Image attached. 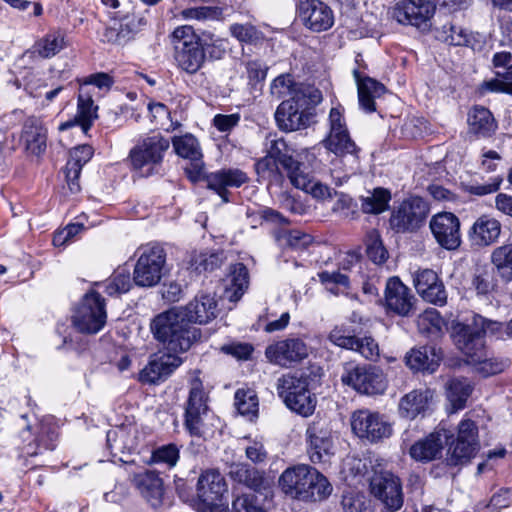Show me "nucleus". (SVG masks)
I'll list each match as a JSON object with an SVG mask.
<instances>
[{
	"mask_svg": "<svg viewBox=\"0 0 512 512\" xmlns=\"http://www.w3.org/2000/svg\"><path fill=\"white\" fill-rule=\"evenodd\" d=\"M502 328L501 322L488 320L480 315H474L471 324H459L455 327V345L466 356L467 363L473 365L484 377L501 373L510 365L508 359L488 358L485 351L484 336L497 333Z\"/></svg>",
	"mask_w": 512,
	"mask_h": 512,
	"instance_id": "f257e3e1",
	"label": "nucleus"
},
{
	"mask_svg": "<svg viewBox=\"0 0 512 512\" xmlns=\"http://www.w3.org/2000/svg\"><path fill=\"white\" fill-rule=\"evenodd\" d=\"M150 330L163 350L177 356L187 352L201 338V330L177 308L156 315L150 323Z\"/></svg>",
	"mask_w": 512,
	"mask_h": 512,
	"instance_id": "f03ea898",
	"label": "nucleus"
},
{
	"mask_svg": "<svg viewBox=\"0 0 512 512\" xmlns=\"http://www.w3.org/2000/svg\"><path fill=\"white\" fill-rule=\"evenodd\" d=\"M282 492L304 502L322 501L332 493V485L317 469L299 464L285 469L278 480Z\"/></svg>",
	"mask_w": 512,
	"mask_h": 512,
	"instance_id": "7ed1b4c3",
	"label": "nucleus"
},
{
	"mask_svg": "<svg viewBox=\"0 0 512 512\" xmlns=\"http://www.w3.org/2000/svg\"><path fill=\"white\" fill-rule=\"evenodd\" d=\"M169 147L170 141L159 133L143 138L129 152L131 170L143 178L158 174Z\"/></svg>",
	"mask_w": 512,
	"mask_h": 512,
	"instance_id": "20e7f679",
	"label": "nucleus"
},
{
	"mask_svg": "<svg viewBox=\"0 0 512 512\" xmlns=\"http://www.w3.org/2000/svg\"><path fill=\"white\" fill-rule=\"evenodd\" d=\"M171 39L177 67L190 75L197 73L206 60L201 34L192 26L183 25L174 29Z\"/></svg>",
	"mask_w": 512,
	"mask_h": 512,
	"instance_id": "39448f33",
	"label": "nucleus"
},
{
	"mask_svg": "<svg viewBox=\"0 0 512 512\" xmlns=\"http://www.w3.org/2000/svg\"><path fill=\"white\" fill-rule=\"evenodd\" d=\"M446 444V465L456 467L470 462L480 449L477 423L466 414L457 426L455 438L453 436Z\"/></svg>",
	"mask_w": 512,
	"mask_h": 512,
	"instance_id": "423d86ee",
	"label": "nucleus"
},
{
	"mask_svg": "<svg viewBox=\"0 0 512 512\" xmlns=\"http://www.w3.org/2000/svg\"><path fill=\"white\" fill-rule=\"evenodd\" d=\"M106 320L105 299L96 291L84 295L72 316L74 328L83 334L98 333L105 326Z\"/></svg>",
	"mask_w": 512,
	"mask_h": 512,
	"instance_id": "0eeeda50",
	"label": "nucleus"
},
{
	"mask_svg": "<svg viewBox=\"0 0 512 512\" xmlns=\"http://www.w3.org/2000/svg\"><path fill=\"white\" fill-rule=\"evenodd\" d=\"M429 207L423 198L411 196L394 206L389 218V227L395 233H413L425 222Z\"/></svg>",
	"mask_w": 512,
	"mask_h": 512,
	"instance_id": "6e6552de",
	"label": "nucleus"
},
{
	"mask_svg": "<svg viewBox=\"0 0 512 512\" xmlns=\"http://www.w3.org/2000/svg\"><path fill=\"white\" fill-rule=\"evenodd\" d=\"M329 123V134L321 141V144L337 157H349L352 163L358 164L360 148L351 138L344 118L338 108L330 110Z\"/></svg>",
	"mask_w": 512,
	"mask_h": 512,
	"instance_id": "1a4fd4ad",
	"label": "nucleus"
},
{
	"mask_svg": "<svg viewBox=\"0 0 512 512\" xmlns=\"http://www.w3.org/2000/svg\"><path fill=\"white\" fill-rule=\"evenodd\" d=\"M341 381L344 385L366 395L382 394L387 386L383 372L373 365L346 363Z\"/></svg>",
	"mask_w": 512,
	"mask_h": 512,
	"instance_id": "9d476101",
	"label": "nucleus"
},
{
	"mask_svg": "<svg viewBox=\"0 0 512 512\" xmlns=\"http://www.w3.org/2000/svg\"><path fill=\"white\" fill-rule=\"evenodd\" d=\"M19 420L23 440L27 441L31 436L34 437L33 441L29 442L25 447L26 455L33 457L42 454L44 451H52L55 449L58 439L55 428L47 424L37 423V419L33 413L22 414Z\"/></svg>",
	"mask_w": 512,
	"mask_h": 512,
	"instance_id": "9b49d317",
	"label": "nucleus"
},
{
	"mask_svg": "<svg viewBox=\"0 0 512 512\" xmlns=\"http://www.w3.org/2000/svg\"><path fill=\"white\" fill-rule=\"evenodd\" d=\"M305 98L294 94L282 101L275 111L277 127L284 132L306 129L314 122L315 114L305 107Z\"/></svg>",
	"mask_w": 512,
	"mask_h": 512,
	"instance_id": "f8f14e48",
	"label": "nucleus"
},
{
	"mask_svg": "<svg viewBox=\"0 0 512 512\" xmlns=\"http://www.w3.org/2000/svg\"><path fill=\"white\" fill-rule=\"evenodd\" d=\"M112 20V24L106 26L101 34V41L104 43L125 45L147 25L144 16L134 13L115 12Z\"/></svg>",
	"mask_w": 512,
	"mask_h": 512,
	"instance_id": "ddd939ff",
	"label": "nucleus"
},
{
	"mask_svg": "<svg viewBox=\"0 0 512 512\" xmlns=\"http://www.w3.org/2000/svg\"><path fill=\"white\" fill-rule=\"evenodd\" d=\"M208 396L203 389L200 379L191 382L188 399L185 403L184 426L188 433L194 437L203 435V416L208 412Z\"/></svg>",
	"mask_w": 512,
	"mask_h": 512,
	"instance_id": "4468645a",
	"label": "nucleus"
},
{
	"mask_svg": "<svg viewBox=\"0 0 512 512\" xmlns=\"http://www.w3.org/2000/svg\"><path fill=\"white\" fill-rule=\"evenodd\" d=\"M435 10L433 0H402L393 8L392 16L400 24L427 30Z\"/></svg>",
	"mask_w": 512,
	"mask_h": 512,
	"instance_id": "2eb2a0df",
	"label": "nucleus"
},
{
	"mask_svg": "<svg viewBox=\"0 0 512 512\" xmlns=\"http://www.w3.org/2000/svg\"><path fill=\"white\" fill-rule=\"evenodd\" d=\"M266 151L281 166L294 187H305L306 178L300 173L302 170H307V167L294 158L293 149L283 138L269 140Z\"/></svg>",
	"mask_w": 512,
	"mask_h": 512,
	"instance_id": "dca6fc26",
	"label": "nucleus"
},
{
	"mask_svg": "<svg viewBox=\"0 0 512 512\" xmlns=\"http://www.w3.org/2000/svg\"><path fill=\"white\" fill-rule=\"evenodd\" d=\"M308 452L313 463L328 461L333 455L334 440L329 423L325 419L314 420L306 430Z\"/></svg>",
	"mask_w": 512,
	"mask_h": 512,
	"instance_id": "f3484780",
	"label": "nucleus"
},
{
	"mask_svg": "<svg viewBox=\"0 0 512 512\" xmlns=\"http://www.w3.org/2000/svg\"><path fill=\"white\" fill-rule=\"evenodd\" d=\"M351 428L360 438L372 442L387 438L392 434V426L383 416L369 410H358L352 414Z\"/></svg>",
	"mask_w": 512,
	"mask_h": 512,
	"instance_id": "a211bd4d",
	"label": "nucleus"
},
{
	"mask_svg": "<svg viewBox=\"0 0 512 512\" xmlns=\"http://www.w3.org/2000/svg\"><path fill=\"white\" fill-rule=\"evenodd\" d=\"M385 307L401 317H409L416 310L417 299L411 289L398 277H390L384 292Z\"/></svg>",
	"mask_w": 512,
	"mask_h": 512,
	"instance_id": "6ab92c4d",
	"label": "nucleus"
},
{
	"mask_svg": "<svg viewBox=\"0 0 512 512\" xmlns=\"http://www.w3.org/2000/svg\"><path fill=\"white\" fill-rule=\"evenodd\" d=\"M460 226L459 218L451 212L438 213L429 223L436 242L448 251L457 250L462 243Z\"/></svg>",
	"mask_w": 512,
	"mask_h": 512,
	"instance_id": "aec40b11",
	"label": "nucleus"
},
{
	"mask_svg": "<svg viewBox=\"0 0 512 512\" xmlns=\"http://www.w3.org/2000/svg\"><path fill=\"white\" fill-rule=\"evenodd\" d=\"M453 437V433L439 424L427 436L419 439L409 449L412 459L427 463L442 456L444 445Z\"/></svg>",
	"mask_w": 512,
	"mask_h": 512,
	"instance_id": "412c9836",
	"label": "nucleus"
},
{
	"mask_svg": "<svg viewBox=\"0 0 512 512\" xmlns=\"http://www.w3.org/2000/svg\"><path fill=\"white\" fill-rule=\"evenodd\" d=\"M298 16L304 26L313 32L327 31L334 24L332 9L320 0H300Z\"/></svg>",
	"mask_w": 512,
	"mask_h": 512,
	"instance_id": "4be33fe9",
	"label": "nucleus"
},
{
	"mask_svg": "<svg viewBox=\"0 0 512 512\" xmlns=\"http://www.w3.org/2000/svg\"><path fill=\"white\" fill-rule=\"evenodd\" d=\"M371 493L379 499L386 508L398 510L403 504V494L400 479L389 472L375 474L370 482Z\"/></svg>",
	"mask_w": 512,
	"mask_h": 512,
	"instance_id": "5701e85b",
	"label": "nucleus"
},
{
	"mask_svg": "<svg viewBox=\"0 0 512 512\" xmlns=\"http://www.w3.org/2000/svg\"><path fill=\"white\" fill-rule=\"evenodd\" d=\"M265 356L273 364L289 367L308 356V347L299 338H288L269 345Z\"/></svg>",
	"mask_w": 512,
	"mask_h": 512,
	"instance_id": "b1692460",
	"label": "nucleus"
},
{
	"mask_svg": "<svg viewBox=\"0 0 512 512\" xmlns=\"http://www.w3.org/2000/svg\"><path fill=\"white\" fill-rule=\"evenodd\" d=\"M206 187L219 195L224 203L229 202L228 188H239L249 182L247 173L239 168H223L204 177Z\"/></svg>",
	"mask_w": 512,
	"mask_h": 512,
	"instance_id": "393cba45",
	"label": "nucleus"
},
{
	"mask_svg": "<svg viewBox=\"0 0 512 512\" xmlns=\"http://www.w3.org/2000/svg\"><path fill=\"white\" fill-rule=\"evenodd\" d=\"M501 233L500 222L489 216L478 217L467 232V240L473 251H479L496 242Z\"/></svg>",
	"mask_w": 512,
	"mask_h": 512,
	"instance_id": "a878e982",
	"label": "nucleus"
},
{
	"mask_svg": "<svg viewBox=\"0 0 512 512\" xmlns=\"http://www.w3.org/2000/svg\"><path fill=\"white\" fill-rule=\"evenodd\" d=\"M190 323L206 324L217 316L215 297L211 294H197L185 307L177 308Z\"/></svg>",
	"mask_w": 512,
	"mask_h": 512,
	"instance_id": "bb28decb",
	"label": "nucleus"
},
{
	"mask_svg": "<svg viewBox=\"0 0 512 512\" xmlns=\"http://www.w3.org/2000/svg\"><path fill=\"white\" fill-rule=\"evenodd\" d=\"M183 360L180 356L166 352L161 355H153L140 373L143 382L156 383L170 376Z\"/></svg>",
	"mask_w": 512,
	"mask_h": 512,
	"instance_id": "cd10ccee",
	"label": "nucleus"
},
{
	"mask_svg": "<svg viewBox=\"0 0 512 512\" xmlns=\"http://www.w3.org/2000/svg\"><path fill=\"white\" fill-rule=\"evenodd\" d=\"M433 397L434 391L429 388L410 391L399 401V415L408 420H413L419 415L424 416L430 408Z\"/></svg>",
	"mask_w": 512,
	"mask_h": 512,
	"instance_id": "c85d7f7f",
	"label": "nucleus"
},
{
	"mask_svg": "<svg viewBox=\"0 0 512 512\" xmlns=\"http://www.w3.org/2000/svg\"><path fill=\"white\" fill-rule=\"evenodd\" d=\"M227 491L223 476L217 470H206L197 482V496L207 505H217Z\"/></svg>",
	"mask_w": 512,
	"mask_h": 512,
	"instance_id": "c756f323",
	"label": "nucleus"
},
{
	"mask_svg": "<svg viewBox=\"0 0 512 512\" xmlns=\"http://www.w3.org/2000/svg\"><path fill=\"white\" fill-rule=\"evenodd\" d=\"M270 92L277 99L286 96L291 98L294 97V94H298L300 97H309L314 103L321 100V93L318 89L304 87L302 84L295 82L291 74H281L276 77L271 83Z\"/></svg>",
	"mask_w": 512,
	"mask_h": 512,
	"instance_id": "7c9ffc66",
	"label": "nucleus"
},
{
	"mask_svg": "<svg viewBox=\"0 0 512 512\" xmlns=\"http://www.w3.org/2000/svg\"><path fill=\"white\" fill-rule=\"evenodd\" d=\"M47 133V128L39 118H27L21 133L26 150L36 156L43 154L47 148Z\"/></svg>",
	"mask_w": 512,
	"mask_h": 512,
	"instance_id": "2f4dec72",
	"label": "nucleus"
},
{
	"mask_svg": "<svg viewBox=\"0 0 512 512\" xmlns=\"http://www.w3.org/2000/svg\"><path fill=\"white\" fill-rule=\"evenodd\" d=\"M92 156L93 149L89 145L78 146L70 153V157L64 168V173L71 193H78L81 190L79 177L83 166Z\"/></svg>",
	"mask_w": 512,
	"mask_h": 512,
	"instance_id": "473e14b6",
	"label": "nucleus"
},
{
	"mask_svg": "<svg viewBox=\"0 0 512 512\" xmlns=\"http://www.w3.org/2000/svg\"><path fill=\"white\" fill-rule=\"evenodd\" d=\"M134 483L142 497L153 507L162 504L164 488L163 480L155 471L147 470L134 477Z\"/></svg>",
	"mask_w": 512,
	"mask_h": 512,
	"instance_id": "72a5a7b5",
	"label": "nucleus"
},
{
	"mask_svg": "<svg viewBox=\"0 0 512 512\" xmlns=\"http://www.w3.org/2000/svg\"><path fill=\"white\" fill-rule=\"evenodd\" d=\"M353 76L357 83L360 107L367 113L375 112V98L380 97L385 92V86L373 78L362 76L356 69L353 71Z\"/></svg>",
	"mask_w": 512,
	"mask_h": 512,
	"instance_id": "f704fd0d",
	"label": "nucleus"
},
{
	"mask_svg": "<svg viewBox=\"0 0 512 512\" xmlns=\"http://www.w3.org/2000/svg\"><path fill=\"white\" fill-rule=\"evenodd\" d=\"M165 258H138L134 268V282L138 286L151 287L159 283Z\"/></svg>",
	"mask_w": 512,
	"mask_h": 512,
	"instance_id": "c9c22d12",
	"label": "nucleus"
},
{
	"mask_svg": "<svg viewBox=\"0 0 512 512\" xmlns=\"http://www.w3.org/2000/svg\"><path fill=\"white\" fill-rule=\"evenodd\" d=\"M405 360L407 366L414 371L433 373L439 366L441 357L434 347L421 346L408 352Z\"/></svg>",
	"mask_w": 512,
	"mask_h": 512,
	"instance_id": "e433bc0d",
	"label": "nucleus"
},
{
	"mask_svg": "<svg viewBox=\"0 0 512 512\" xmlns=\"http://www.w3.org/2000/svg\"><path fill=\"white\" fill-rule=\"evenodd\" d=\"M226 282V297L232 302H237L243 296L249 285L247 268L242 263L231 265Z\"/></svg>",
	"mask_w": 512,
	"mask_h": 512,
	"instance_id": "4c0bfd02",
	"label": "nucleus"
},
{
	"mask_svg": "<svg viewBox=\"0 0 512 512\" xmlns=\"http://www.w3.org/2000/svg\"><path fill=\"white\" fill-rule=\"evenodd\" d=\"M469 131L477 136L488 137L497 128L492 113L483 106H474L468 114Z\"/></svg>",
	"mask_w": 512,
	"mask_h": 512,
	"instance_id": "58836bf2",
	"label": "nucleus"
},
{
	"mask_svg": "<svg viewBox=\"0 0 512 512\" xmlns=\"http://www.w3.org/2000/svg\"><path fill=\"white\" fill-rule=\"evenodd\" d=\"M229 476L234 481L257 491L263 488V474L256 468L245 463H234L230 466Z\"/></svg>",
	"mask_w": 512,
	"mask_h": 512,
	"instance_id": "ea45409f",
	"label": "nucleus"
},
{
	"mask_svg": "<svg viewBox=\"0 0 512 512\" xmlns=\"http://www.w3.org/2000/svg\"><path fill=\"white\" fill-rule=\"evenodd\" d=\"M309 378L303 373H287L280 377L277 381V392L279 397L284 401L288 400L289 397L295 396V394L301 391L308 390Z\"/></svg>",
	"mask_w": 512,
	"mask_h": 512,
	"instance_id": "a19ab883",
	"label": "nucleus"
},
{
	"mask_svg": "<svg viewBox=\"0 0 512 512\" xmlns=\"http://www.w3.org/2000/svg\"><path fill=\"white\" fill-rule=\"evenodd\" d=\"M97 110L98 107L94 105L91 92L80 87L76 115L80 119V127L84 133L90 130L94 120L97 119Z\"/></svg>",
	"mask_w": 512,
	"mask_h": 512,
	"instance_id": "79ce46f5",
	"label": "nucleus"
},
{
	"mask_svg": "<svg viewBox=\"0 0 512 512\" xmlns=\"http://www.w3.org/2000/svg\"><path fill=\"white\" fill-rule=\"evenodd\" d=\"M472 392V386L466 378H453L447 382V398L453 411L463 409Z\"/></svg>",
	"mask_w": 512,
	"mask_h": 512,
	"instance_id": "37998d69",
	"label": "nucleus"
},
{
	"mask_svg": "<svg viewBox=\"0 0 512 512\" xmlns=\"http://www.w3.org/2000/svg\"><path fill=\"white\" fill-rule=\"evenodd\" d=\"M276 240L281 246L289 247L294 252H302L319 245L310 234L299 230L281 232L276 235Z\"/></svg>",
	"mask_w": 512,
	"mask_h": 512,
	"instance_id": "c03bdc74",
	"label": "nucleus"
},
{
	"mask_svg": "<svg viewBox=\"0 0 512 512\" xmlns=\"http://www.w3.org/2000/svg\"><path fill=\"white\" fill-rule=\"evenodd\" d=\"M445 325V320L435 308L426 309L417 318L419 332L430 337H438Z\"/></svg>",
	"mask_w": 512,
	"mask_h": 512,
	"instance_id": "a18cd8bd",
	"label": "nucleus"
},
{
	"mask_svg": "<svg viewBox=\"0 0 512 512\" xmlns=\"http://www.w3.org/2000/svg\"><path fill=\"white\" fill-rule=\"evenodd\" d=\"M391 192L382 187L375 188L370 195L361 198V208L367 214H380L389 208Z\"/></svg>",
	"mask_w": 512,
	"mask_h": 512,
	"instance_id": "49530a36",
	"label": "nucleus"
},
{
	"mask_svg": "<svg viewBox=\"0 0 512 512\" xmlns=\"http://www.w3.org/2000/svg\"><path fill=\"white\" fill-rule=\"evenodd\" d=\"M65 47V38L60 32H51L35 42L33 49L41 58H51Z\"/></svg>",
	"mask_w": 512,
	"mask_h": 512,
	"instance_id": "de8ad7c7",
	"label": "nucleus"
},
{
	"mask_svg": "<svg viewBox=\"0 0 512 512\" xmlns=\"http://www.w3.org/2000/svg\"><path fill=\"white\" fill-rule=\"evenodd\" d=\"M254 167L258 177L268 180L270 184H281L284 179L283 173L285 172L267 153L264 157L256 161Z\"/></svg>",
	"mask_w": 512,
	"mask_h": 512,
	"instance_id": "09e8293b",
	"label": "nucleus"
},
{
	"mask_svg": "<svg viewBox=\"0 0 512 512\" xmlns=\"http://www.w3.org/2000/svg\"><path fill=\"white\" fill-rule=\"evenodd\" d=\"M284 403L291 411L301 416L308 417L313 414L317 400L308 389L295 394L293 397L288 396V400L284 401Z\"/></svg>",
	"mask_w": 512,
	"mask_h": 512,
	"instance_id": "8fccbe9b",
	"label": "nucleus"
},
{
	"mask_svg": "<svg viewBox=\"0 0 512 512\" xmlns=\"http://www.w3.org/2000/svg\"><path fill=\"white\" fill-rule=\"evenodd\" d=\"M235 406L238 412L251 419L258 414V397L252 389H238L235 392Z\"/></svg>",
	"mask_w": 512,
	"mask_h": 512,
	"instance_id": "3c124183",
	"label": "nucleus"
},
{
	"mask_svg": "<svg viewBox=\"0 0 512 512\" xmlns=\"http://www.w3.org/2000/svg\"><path fill=\"white\" fill-rule=\"evenodd\" d=\"M172 144L177 155L182 158L189 160H198V158H202L198 140L191 134L174 137Z\"/></svg>",
	"mask_w": 512,
	"mask_h": 512,
	"instance_id": "603ef678",
	"label": "nucleus"
},
{
	"mask_svg": "<svg viewBox=\"0 0 512 512\" xmlns=\"http://www.w3.org/2000/svg\"><path fill=\"white\" fill-rule=\"evenodd\" d=\"M265 499L255 493H245L237 496L232 502L233 512H267Z\"/></svg>",
	"mask_w": 512,
	"mask_h": 512,
	"instance_id": "864d4df0",
	"label": "nucleus"
},
{
	"mask_svg": "<svg viewBox=\"0 0 512 512\" xmlns=\"http://www.w3.org/2000/svg\"><path fill=\"white\" fill-rule=\"evenodd\" d=\"M185 20H220L223 16V9L218 6H201L183 9L180 13Z\"/></svg>",
	"mask_w": 512,
	"mask_h": 512,
	"instance_id": "5fc2aeb1",
	"label": "nucleus"
},
{
	"mask_svg": "<svg viewBox=\"0 0 512 512\" xmlns=\"http://www.w3.org/2000/svg\"><path fill=\"white\" fill-rule=\"evenodd\" d=\"M441 38L449 45L469 46L472 36L462 27L447 23L442 26Z\"/></svg>",
	"mask_w": 512,
	"mask_h": 512,
	"instance_id": "6e6d98bb",
	"label": "nucleus"
},
{
	"mask_svg": "<svg viewBox=\"0 0 512 512\" xmlns=\"http://www.w3.org/2000/svg\"><path fill=\"white\" fill-rule=\"evenodd\" d=\"M202 45L204 47V52H208L210 58L212 59H221L225 53L227 48V41L215 36L210 31H202L201 32Z\"/></svg>",
	"mask_w": 512,
	"mask_h": 512,
	"instance_id": "4d7b16f0",
	"label": "nucleus"
},
{
	"mask_svg": "<svg viewBox=\"0 0 512 512\" xmlns=\"http://www.w3.org/2000/svg\"><path fill=\"white\" fill-rule=\"evenodd\" d=\"M341 505L344 512H369V501L361 492L353 490L344 492Z\"/></svg>",
	"mask_w": 512,
	"mask_h": 512,
	"instance_id": "13d9d810",
	"label": "nucleus"
},
{
	"mask_svg": "<svg viewBox=\"0 0 512 512\" xmlns=\"http://www.w3.org/2000/svg\"><path fill=\"white\" fill-rule=\"evenodd\" d=\"M300 174L305 176L306 183L305 187H296L297 189L303 190L320 200L331 199L333 197L334 189L319 181L314 182L309 172L306 170H302Z\"/></svg>",
	"mask_w": 512,
	"mask_h": 512,
	"instance_id": "bf43d9fd",
	"label": "nucleus"
},
{
	"mask_svg": "<svg viewBox=\"0 0 512 512\" xmlns=\"http://www.w3.org/2000/svg\"><path fill=\"white\" fill-rule=\"evenodd\" d=\"M230 32L238 41L252 44L261 38V33L251 24H233Z\"/></svg>",
	"mask_w": 512,
	"mask_h": 512,
	"instance_id": "052dcab7",
	"label": "nucleus"
},
{
	"mask_svg": "<svg viewBox=\"0 0 512 512\" xmlns=\"http://www.w3.org/2000/svg\"><path fill=\"white\" fill-rule=\"evenodd\" d=\"M364 246L367 256H387L388 254L380 233L375 229L367 232L364 238Z\"/></svg>",
	"mask_w": 512,
	"mask_h": 512,
	"instance_id": "680f3d73",
	"label": "nucleus"
},
{
	"mask_svg": "<svg viewBox=\"0 0 512 512\" xmlns=\"http://www.w3.org/2000/svg\"><path fill=\"white\" fill-rule=\"evenodd\" d=\"M221 266L220 258H191L187 269L191 274L200 276L207 272H212Z\"/></svg>",
	"mask_w": 512,
	"mask_h": 512,
	"instance_id": "e2e57ef3",
	"label": "nucleus"
},
{
	"mask_svg": "<svg viewBox=\"0 0 512 512\" xmlns=\"http://www.w3.org/2000/svg\"><path fill=\"white\" fill-rule=\"evenodd\" d=\"M131 287V280L129 273L117 272L110 281L106 284L105 291L108 295L114 296L117 294L126 293Z\"/></svg>",
	"mask_w": 512,
	"mask_h": 512,
	"instance_id": "0e129e2a",
	"label": "nucleus"
},
{
	"mask_svg": "<svg viewBox=\"0 0 512 512\" xmlns=\"http://www.w3.org/2000/svg\"><path fill=\"white\" fill-rule=\"evenodd\" d=\"M113 84V77L105 72L94 73L80 80V87H83L85 90H87L88 86L92 85L99 90L107 92L111 89Z\"/></svg>",
	"mask_w": 512,
	"mask_h": 512,
	"instance_id": "69168bd1",
	"label": "nucleus"
},
{
	"mask_svg": "<svg viewBox=\"0 0 512 512\" xmlns=\"http://www.w3.org/2000/svg\"><path fill=\"white\" fill-rule=\"evenodd\" d=\"M174 253H176L175 248L168 243L150 242L138 247L134 256H167Z\"/></svg>",
	"mask_w": 512,
	"mask_h": 512,
	"instance_id": "338daca9",
	"label": "nucleus"
},
{
	"mask_svg": "<svg viewBox=\"0 0 512 512\" xmlns=\"http://www.w3.org/2000/svg\"><path fill=\"white\" fill-rule=\"evenodd\" d=\"M419 295L425 301L434 305L443 306L447 302V293L441 281H438L436 284L429 286L427 290H422Z\"/></svg>",
	"mask_w": 512,
	"mask_h": 512,
	"instance_id": "774afa93",
	"label": "nucleus"
}]
</instances>
